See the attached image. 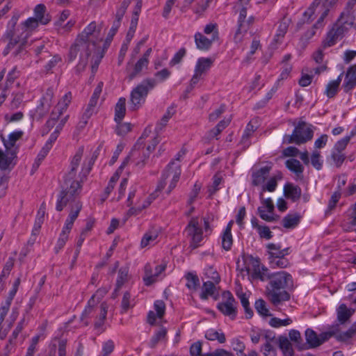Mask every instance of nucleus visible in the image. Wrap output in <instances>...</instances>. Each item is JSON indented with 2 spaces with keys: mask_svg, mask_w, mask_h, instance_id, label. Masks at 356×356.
Masks as SVG:
<instances>
[{
  "mask_svg": "<svg viewBox=\"0 0 356 356\" xmlns=\"http://www.w3.org/2000/svg\"><path fill=\"white\" fill-rule=\"evenodd\" d=\"M40 24L37 19L29 17L24 22L21 23L18 31L21 30L19 33H17L13 29H7L1 40L8 44L3 51V54L6 56L17 45V49L13 52L15 58L24 59L28 57V51L26 49L27 44V39L35 31Z\"/></svg>",
  "mask_w": 356,
  "mask_h": 356,
  "instance_id": "2",
  "label": "nucleus"
},
{
  "mask_svg": "<svg viewBox=\"0 0 356 356\" xmlns=\"http://www.w3.org/2000/svg\"><path fill=\"white\" fill-rule=\"evenodd\" d=\"M213 63V60L211 58H200L197 61L195 72L202 76L209 70Z\"/></svg>",
  "mask_w": 356,
  "mask_h": 356,
  "instance_id": "28",
  "label": "nucleus"
},
{
  "mask_svg": "<svg viewBox=\"0 0 356 356\" xmlns=\"http://www.w3.org/2000/svg\"><path fill=\"white\" fill-rule=\"evenodd\" d=\"M54 97V90L51 88H47L45 93L42 96L40 104L38 106L37 110L40 115L46 114L52 105V99Z\"/></svg>",
  "mask_w": 356,
  "mask_h": 356,
  "instance_id": "18",
  "label": "nucleus"
},
{
  "mask_svg": "<svg viewBox=\"0 0 356 356\" xmlns=\"http://www.w3.org/2000/svg\"><path fill=\"white\" fill-rule=\"evenodd\" d=\"M69 235L65 233L61 232L60 234L59 238H58L57 243L55 245L54 250L56 253L59 252L60 250L65 246L67 241L68 240Z\"/></svg>",
  "mask_w": 356,
  "mask_h": 356,
  "instance_id": "57",
  "label": "nucleus"
},
{
  "mask_svg": "<svg viewBox=\"0 0 356 356\" xmlns=\"http://www.w3.org/2000/svg\"><path fill=\"white\" fill-rule=\"evenodd\" d=\"M102 40L101 27L95 22L90 23L79 35L71 46L68 54L69 61L74 60L79 53L80 60L76 70L83 71L87 65L88 59L95 47Z\"/></svg>",
  "mask_w": 356,
  "mask_h": 356,
  "instance_id": "1",
  "label": "nucleus"
},
{
  "mask_svg": "<svg viewBox=\"0 0 356 356\" xmlns=\"http://www.w3.org/2000/svg\"><path fill=\"white\" fill-rule=\"evenodd\" d=\"M331 159L334 165L337 168H340L346 159V155L343 154V152H338L332 149Z\"/></svg>",
  "mask_w": 356,
  "mask_h": 356,
  "instance_id": "49",
  "label": "nucleus"
},
{
  "mask_svg": "<svg viewBox=\"0 0 356 356\" xmlns=\"http://www.w3.org/2000/svg\"><path fill=\"white\" fill-rule=\"evenodd\" d=\"M349 142V137L345 136L335 143L332 149L338 152H343Z\"/></svg>",
  "mask_w": 356,
  "mask_h": 356,
  "instance_id": "58",
  "label": "nucleus"
},
{
  "mask_svg": "<svg viewBox=\"0 0 356 356\" xmlns=\"http://www.w3.org/2000/svg\"><path fill=\"white\" fill-rule=\"evenodd\" d=\"M292 323V320L289 318H287L286 319H280L278 318H272L270 321L269 324L270 326L273 327H280L282 326H286Z\"/></svg>",
  "mask_w": 356,
  "mask_h": 356,
  "instance_id": "53",
  "label": "nucleus"
},
{
  "mask_svg": "<svg viewBox=\"0 0 356 356\" xmlns=\"http://www.w3.org/2000/svg\"><path fill=\"white\" fill-rule=\"evenodd\" d=\"M72 98V93L70 92L66 93L55 106V110H57L59 114H63L67 110Z\"/></svg>",
  "mask_w": 356,
  "mask_h": 356,
  "instance_id": "40",
  "label": "nucleus"
},
{
  "mask_svg": "<svg viewBox=\"0 0 356 356\" xmlns=\"http://www.w3.org/2000/svg\"><path fill=\"white\" fill-rule=\"evenodd\" d=\"M284 195L286 198L291 199L293 202L297 201L301 196V188L292 184H286L284 187Z\"/></svg>",
  "mask_w": 356,
  "mask_h": 356,
  "instance_id": "27",
  "label": "nucleus"
},
{
  "mask_svg": "<svg viewBox=\"0 0 356 356\" xmlns=\"http://www.w3.org/2000/svg\"><path fill=\"white\" fill-rule=\"evenodd\" d=\"M117 123L118 124L116 128V133L119 136H124L131 129V124L130 123H121L120 122Z\"/></svg>",
  "mask_w": 356,
  "mask_h": 356,
  "instance_id": "59",
  "label": "nucleus"
},
{
  "mask_svg": "<svg viewBox=\"0 0 356 356\" xmlns=\"http://www.w3.org/2000/svg\"><path fill=\"white\" fill-rule=\"evenodd\" d=\"M150 148V146L146 149L139 147L138 143H137L130 152L129 154L124 159L120 166L119 170L123 169L130 161L134 163L136 167L138 168H143L145 165L146 161L149 158Z\"/></svg>",
  "mask_w": 356,
  "mask_h": 356,
  "instance_id": "9",
  "label": "nucleus"
},
{
  "mask_svg": "<svg viewBox=\"0 0 356 356\" xmlns=\"http://www.w3.org/2000/svg\"><path fill=\"white\" fill-rule=\"evenodd\" d=\"M270 169V166L266 165L253 172L252 175V184L254 186H259L264 183L268 176Z\"/></svg>",
  "mask_w": 356,
  "mask_h": 356,
  "instance_id": "23",
  "label": "nucleus"
},
{
  "mask_svg": "<svg viewBox=\"0 0 356 356\" xmlns=\"http://www.w3.org/2000/svg\"><path fill=\"white\" fill-rule=\"evenodd\" d=\"M156 81L153 79L143 80L131 92V108L137 109L145 101V98L150 90L156 86Z\"/></svg>",
  "mask_w": 356,
  "mask_h": 356,
  "instance_id": "7",
  "label": "nucleus"
},
{
  "mask_svg": "<svg viewBox=\"0 0 356 356\" xmlns=\"http://www.w3.org/2000/svg\"><path fill=\"white\" fill-rule=\"evenodd\" d=\"M305 335L309 348H314L320 346L318 336L313 330L307 329Z\"/></svg>",
  "mask_w": 356,
  "mask_h": 356,
  "instance_id": "35",
  "label": "nucleus"
},
{
  "mask_svg": "<svg viewBox=\"0 0 356 356\" xmlns=\"http://www.w3.org/2000/svg\"><path fill=\"white\" fill-rule=\"evenodd\" d=\"M286 167L291 172L296 173L298 176L303 172L304 168L300 162L295 159H288L286 163Z\"/></svg>",
  "mask_w": 356,
  "mask_h": 356,
  "instance_id": "38",
  "label": "nucleus"
},
{
  "mask_svg": "<svg viewBox=\"0 0 356 356\" xmlns=\"http://www.w3.org/2000/svg\"><path fill=\"white\" fill-rule=\"evenodd\" d=\"M16 155V151L11 152L6 149L3 152L0 148V169L2 170L8 169Z\"/></svg>",
  "mask_w": 356,
  "mask_h": 356,
  "instance_id": "22",
  "label": "nucleus"
},
{
  "mask_svg": "<svg viewBox=\"0 0 356 356\" xmlns=\"http://www.w3.org/2000/svg\"><path fill=\"white\" fill-rule=\"evenodd\" d=\"M194 38L197 48L202 51H207L211 48L212 43L217 40V34L215 33L211 38H208L202 33L197 32L195 34Z\"/></svg>",
  "mask_w": 356,
  "mask_h": 356,
  "instance_id": "17",
  "label": "nucleus"
},
{
  "mask_svg": "<svg viewBox=\"0 0 356 356\" xmlns=\"http://www.w3.org/2000/svg\"><path fill=\"white\" fill-rule=\"evenodd\" d=\"M356 10L345 7L337 20L329 29L323 40V47H330L337 44L348 32L350 27L355 29Z\"/></svg>",
  "mask_w": 356,
  "mask_h": 356,
  "instance_id": "3",
  "label": "nucleus"
},
{
  "mask_svg": "<svg viewBox=\"0 0 356 356\" xmlns=\"http://www.w3.org/2000/svg\"><path fill=\"white\" fill-rule=\"evenodd\" d=\"M158 232L156 230H149L146 232L142 238L140 242L141 248H146L148 245H154L157 243Z\"/></svg>",
  "mask_w": 356,
  "mask_h": 356,
  "instance_id": "30",
  "label": "nucleus"
},
{
  "mask_svg": "<svg viewBox=\"0 0 356 356\" xmlns=\"http://www.w3.org/2000/svg\"><path fill=\"white\" fill-rule=\"evenodd\" d=\"M83 152V147H81L73 156L70 165V171L66 175L65 178V184H68L72 181H75L74 179L76 177L77 168L81 161Z\"/></svg>",
  "mask_w": 356,
  "mask_h": 356,
  "instance_id": "14",
  "label": "nucleus"
},
{
  "mask_svg": "<svg viewBox=\"0 0 356 356\" xmlns=\"http://www.w3.org/2000/svg\"><path fill=\"white\" fill-rule=\"evenodd\" d=\"M205 337L210 341L217 340L219 343H223L226 341L225 334L213 328L209 329L205 333Z\"/></svg>",
  "mask_w": 356,
  "mask_h": 356,
  "instance_id": "36",
  "label": "nucleus"
},
{
  "mask_svg": "<svg viewBox=\"0 0 356 356\" xmlns=\"http://www.w3.org/2000/svg\"><path fill=\"white\" fill-rule=\"evenodd\" d=\"M269 286L273 288L290 289L293 287L292 276L286 271H280L268 275Z\"/></svg>",
  "mask_w": 356,
  "mask_h": 356,
  "instance_id": "11",
  "label": "nucleus"
},
{
  "mask_svg": "<svg viewBox=\"0 0 356 356\" xmlns=\"http://www.w3.org/2000/svg\"><path fill=\"white\" fill-rule=\"evenodd\" d=\"M126 99L120 97L118 99L115 108V120L116 122H121L126 113Z\"/></svg>",
  "mask_w": 356,
  "mask_h": 356,
  "instance_id": "31",
  "label": "nucleus"
},
{
  "mask_svg": "<svg viewBox=\"0 0 356 356\" xmlns=\"http://www.w3.org/2000/svg\"><path fill=\"white\" fill-rule=\"evenodd\" d=\"M342 86L345 92H349L355 88L356 65H353L348 68Z\"/></svg>",
  "mask_w": 356,
  "mask_h": 356,
  "instance_id": "16",
  "label": "nucleus"
},
{
  "mask_svg": "<svg viewBox=\"0 0 356 356\" xmlns=\"http://www.w3.org/2000/svg\"><path fill=\"white\" fill-rule=\"evenodd\" d=\"M94 302V296H92L82 314L81 320L86 325H88L89 322L87 320L85 321V318H95V328L102 332L104 330L103 326L106 318L108 307L106 302H102L99 306L93 305Z\"/></svg>",
  "mask_w": 356,
  "mask_h": 356,
  "instance_id": "6",
  "label": "nucleus"
},
{
  "mask_svg": "<svg viewBox=\"0 0 356 356\" xmlns=\"http://www.w3.org/2000/svg\"><path fill=\"white\" fill-rule=\"evenodd\" d=\"M202 224L197 218H193L185 229V232L190 240V247L193 249L199 247L204 237L211 233L208 219L204 218Z\"/></svg>",
  "mask_w": 356,
  "mask_h": 356,
  "instance_id": "5",
  "label": "nucleus"
},
{
  "mask_svg": "<svg viewBox=\"0 0 356 356\" xmlns=\"http://www.w3.org/2000/svg\"><path fill=\"white\" fill-rule=\"evenodd\" d=\"M278 344L284 356L293 355L291 343L286 337L280 336L278 339Z\"/></svg>",
  "mask_w": 356,
  "mask_h": 356,
  "instance_id": "33",
  "label": "nucleus"
},
{
  "mask_svg": "<svg viewBox=\"0 0 356 356\" xmlns=\"http://www.w3.org/2000/svg\"><path fill=\"white\" fill-rule=\"evenodd\" d=\"M339 331L338 325L334 326L332 330L328 332H323L318 336L320 346L325 341H327L330 337L335 336Z\"/></svg>",
  "mask_w": 356,
  "mask_h": 356,
  "instance_id": "54",
  "label": "nucleus"
},
{
  "mask_svg": "<svg viewBox=\"0 0 356 356\" xmlns=\"http://www.w3.org/2000/svg\"><path fill=\"white\" fill-rule=\"evenodd\" d=\"M246 17L247 8L243 7L239 12V16L237 22V29L234 37V41L236 43L242 41L244 34L247 33L248 30L250 27V25L246 21Z\"/></svg>",
  "mask_w": 356,
  "mask_h": 356,
  "instance_id": "13",
  "label": "nucleus"
},
{
  "mask_svg": "<svg viewBox=\"0 0 356 356\" xmlns=\"http://www.w3.org/2000/svg\"><path fill=\"white\" fill-rule=\"evenodd\" d=\"M339 90V86H338L337 84L331 81L327 84L325 87V95L329 99H332L334 98L337 95Z\"/></svg>",
  "mask_w": 356,
  "mask_h": 356,
  "instance_id": "48",
  "label": "nucleus"
},
{
  "mask_svg": "<svg viewBox=\"0 0 356 356\" xmlns=\"http://www.w3.org/2000/svg\"><path fill=\"white\" fill-rule=\"evenodd\" d=\"M257 312L263 316H270L269 310L266 307V302L262 299H259L255 302L254 304Z\"/></svg>",
  "mask_w": 356,
  "mask_h": 356,
  "instance_id": "50",
  "label": "nucleus"
},
{
  "mask_svg": "<svg viewBox=\"0 0 356 356\" xmlns=\"http://www.w3.org/2000/svg\"><path fill=\"white\" fill-rule=\"evenodd\" d=\"M102 87H103V83L99 82L98 83V85L97 86V87L95 88V89L92 93V95L90 99V102L88 103L90 104V107L97 106L100 94L102 93Z\"/></svg>",
  "mask_w": 356,
  "mask_h": 356,
  "instance_id": "52",
  "label": "nucleus"
},
{
  "mask_svg": "<svg viewBox=\"0 0 356 356\" xmlns=\"http://www.w3.org/2000/svg\"><path fill=\"white\" fill-rule=\"evenodd\" d=\"M167 334V330L166 328L161 327H160L154 334V335L151 339V344L152 347H154L156 346V344L165 339Z\"/></svg>",
  "mask_w": 356,
  "mask_h": 356,
  "instance_id": "51",
  "label": "nucleus"
},
{
  "mask_svg": "<svg viewBox=\"0 0 356 356\" xmlns=\"http://www.w3.org/2000/svg\"><path fill=\"white\" fill-rule=\"evenodd\" d=\"M300 216L298 213L288 214L282 219V225L287 229L296 227L300 222Z\"/></svg>",
  "mask_w": 356,
  "mask_h": 356,
  "instance_id": "32",
  "label": "nucleus"
},
{
  "mask_svg": "<svg viewBox=\"0 0 356 356\" xmlns=\"http://www.w3.org/2000/svg\"><path fill=\"white\" fill-rule=\"evenodd\" d=\"M289 289H279L277 286L267 285L266 288V296L267 299L274 305L278 306L282 302L290 300Z\"/></svg>",
  "mask_w": 356,
  "mask_h": 356,
  "instance_id": "12",
  "label": "nucleus"
},
{
  "mask_svg": "<svg viewBox=\"0 0 356 356\" xmlns=\"http://www.w3.org/2000/svg\"><path fill=\"white\" fill-rule=\"evenodd\" d=\"M149 64V60L140 58L132 69L127 68V78L129 81L139 76L144 68Z\"/></svg>",
  "mask_w": 356,
  "mask_h": 356,
  "instance_id": "21",
  "label": "nucleus"
},
{
  "mask_svg": "<svg viewBox=\"0 0 356 356\" xmlns=\"http://www.w3.org/2000/svg\"><path fill=\"white\" fill-rule=\"evenodd\" d=\"M205 275L207 277L211 280V281L214 282L216 284L219 283L220 280L218 273L213 267H209L207 268Z\"/></svg>",
  "mask_w": 356,
  "mask_h": 356,
  "instance_id": "60",
  "label": "nucleus"
},
{
  "mask_svg": "<svg viewBox=\"0 0 356 356\" xmlns=\"http://www.w3.org/2000/svg\"><path fill=\"white\" fill-rule=\"evenodd\" d=\"M128 280V270L120 268L117 279V289H119Z\"/></svg>",
  "mask_w": 356,
  "mask_h": 356,
  "instance_id": "55",
  "label": "nucleus"
},
{
  "mask_svg": "<svg viewBox=\"0 0 356 356\" xmlns=\"http://www.w3.org/2000/svg\"><path fill=\"white\" fill-rule=\"evenodd\" d=\"M215 282L213 281L204 282L202 288V293L200 294V298L202 300H207L209 296H213L215 293L216 286Z\"/></svg>",
  "mask_w": 356,
  "mask_h": 356,
  "instance_id": "37",
  "label": "nucleus"
},
{
  "mask_svg": "<svg viewBox=\"0 0 356 356\" xmlns=\"http://www.w3.org/2000/svg\"><path fill=\"white\" fill-rule=\"evenodd\" d=\"M269 263L271 268H284L289 265V260L285 255L275 256V258L269 259Z\"/></svg>",
  "mask_w": 356,
  "mask_h": 356,
  "instance_id": "39",
  "label": "nucleus"
},
{
  "mask_svg": "<svg viewBox=\"0 0 356 356\" xmlns=\"http://www.w3.org/2000/svg\"><path fill=\"white\" fill-rule=\"evenodd\" d=\"M355 334H356L354 332L353 330L350 327L344 332L339 333V334H336V339L339 341H346L351 339Z\"/></svg>",
  "mask_w": 356,
  "mask_h": 356,
  "instance_id": "61",
  "label": "nucleus"
},
{
  "mask_svg": "<svg viewBox=\"0 0 356 356\" xmlns=\"http://www.w3.org/2000/svg\"><path fill=\"white\" fill-rule=\"evenodd\" d=\"M312 165L316 169L321 170L323 165V161L321 160V154L318 151H314L311 156Z\"/></svg>",
  "mask_w": 356,
  "mask_h": 356,
  "instance_id": "56",
  "label": "nucleus"
},
{
  "mask_svg": "<svg viewBox=\"0 0 356 356\" xmlns=\"http://www.w3.org/2000/svg\"><path fill=\"white\" fill-rule=\"evenodd\" d=\"M33 18L42 25L47 24L51 21V17L49 14L46 13V6L44 4H38L34 8Z\"/></svg>",
  "mask_w": 356,
  "mask_h": 356,
  "instance_id": "26",
  "label": "nucleus"
},
{
  "mask_svg": "<svg viewBox=\"0 0 356 356\" xmlns=\"http://www.w3.org/2000/svg\"><path fill=\"white\" fill-rule=\"evenodd\" d=\"M289 21L288 19H283L282 20L278 26V29L277 30V33L275 35V40L276 42H279L281 40L284 36L285 35L286 33L287 32L288 28H289Z\"/></svg>",
  "mask_w": 356,
  "mask_h": 356,
  "instance_id": "44",
  "label": "nucleus"
},
{
  "mask_svg": "<svg viewBox=\"0 0 356 356\" xmlns=\"http://www.w3.org/2000/svg\"><path fill=\"white\" fill-rule=\"evenodd\" d=\"M341 194L340 191H335L331 196L328 204L327 209L325 211V215H329L332 213V210L335 208L337 203L341 198Z\"/></svg>",
  "mask_w": 356,
  "mask_h": 356,
  "instance_id": "47",
  "label": "nucleus"
},
{
  "mask_svg": "<svg viewBox=\"0 0 356 356\" xmlns=\"http://www.w3.org/2000/svg\"><path fill=\"white\" fill-rule=\"evenodd\" d=\"M186 283V286L190 290H196L200 284V280L197 275L193 273H188L184 276Z\"/></svg>",
  "mask_w": 356,
  "mask_h": 356,
  "instance_id": "42",
  "label": "nucleus"
},
{
  "mask_svg": "<svg viewBox=\"0 0 356 356\" xmlns=\"http://www.w3.org/2000/svg\"><path fill=\"white\" fill-rule=\"evenodd\" d=\"M268 250L269 259L275 258V256L287 255L289 254V248L281 249L280 245L269 243L267 245Z\"/></svg>",
  "mask_w": 356,
  "mask_h": 356,
  "instance_id": "34",
  "label": "nucleus"
},
{
  "mask_svg": "<svg viewBox=\"0 0 356 356\" xmlns=\"http://www.w3.org/2000/svg\"><path fill=\"white\" fill-rule=\"evenodd\" d=\"M233 225V222L230 221L225 230L223 231L221 238H222V248L225 251H229L231 250L233 244V238L232 235V227Z\"/></svg>",
  "mask_w": 356,
  "mask_h": 356,
  "instance_id": "25",
  "label": "nucleus"
},
{
  "mask_svg": "<svg viewBox=\"0 0 356 356\" xmlns=\"http://www.w3.org/2000/svg\"><path fill=\"white\" fill-rule=\"evenodd\" d=\"M302 129L300 126H296L291 135H285L283 138V143L286 144L296 143L300 145L309 140L311 132L308 133L307 136H302L301 131Z\"/></svg>",
  "mask_w": 356,
  "mask_h": 356,
  "instance_id": "15",
  "label": "nucleus"
},
{
  "mask_svg": "<svg viewBox=\"0 0 356 356\" xmlns=\"http://www.w3.org/2000/svg\"><path fill=\"white\" fill-rule=\"evenodd\" d=\"M65 188L58 196L56 209L58 211H61L67 203L74 200L81 191V184L79 181H72L65 184Z\"/></svg>",
  "mask_w": 356,
  "mask_h": 356,
  "instance_id": "8",
  "label": "nucleus"
},
{
  "mask_svg": "<svg viewBox=\"0 0 356 356\" xmlns=\"http://www.w3.org/2000/svg\"><path fill=\"white\" fill-rule=\"evenodd\" d=\"M222 298V301L217 305L218 309L231 320H234L237 316V302L229 291H224Z\"/></svg>",
  "mask_w": 356,
  "mask_h": 356,
  "instance_id": "10",
  "label": "nucleus"
},
{
  "mask_svg": "<svg viewBox=\"0 0 356 356\" xmlns=\"http://www.w3.org/2000/svg\"><path fill=\"white\" fill-rule=\"evenodd\" d=\"M175 113V110L173 108H168L166 111L165 113L163 115L162 118L161 119V121L157 123L155 127V131L159 133L161 131L163 127L167 124V122H168L169 119L172 118V116Z\"/></svg>",
  "mask_w": 356,
  "mask_h": 356,
  "instance_id": "43",
  "label": "nucleus"
},
{
  "mask_svg": "<svg viewBox=\"0 0 356 356\" xmlns=\"http://www.w3.org/2000/svg\"><path fill=\"white\" fill-rule=\"evenodd\" d=\"M184 154L185 152H179L176 155V158L167 165L157 185V190H163L167 184L168 179H170L168 188L166 191L168 195L176 187L181 175L180 158Z\"/></svg>",
  "mask_w": 356,
  "mask_h": 356,
  "instance_id": "4",
  "label": "nucleus"
},
{
  "mask_svg": "<svg viewBox=\"0 0 356 356\" xmlns=\"http://www.w3.org/2000/svg\"><path fill=\"white\" fill-rule=\"evenodd\" d=\"M353 312H354L348 309L345 304L340 305L337 310V321L340 324L346 323L349 321Z\"/></svg>",
  "mask_w": 356,
  "mask_h": 356,
  "instance_id": "29",
  "label": "nucleus"
},
{
  "mask_svg": "<svg viewBox=\"0 0 356 356\" xmlns=\"http://www.w3.org/2000/svg\"><path fill=\"white\" fill-rule=\"evenodd\" d=\"M143 282L146 286H150L156 282V278L154 276V273L151 266L147 264L145 266V275L143 277Z\"/></svg>",
  "mask_w": 356,
  "mask_h": 356,
  "instance_id": "46",
  "label": "nucleus"
},
{
  "mask_svg": "<svg viewBox=\"0 0 356 356\" xmlns=\"http://www.w3.org/2000/svg\"><path fill=\"white\" fill-rule=\"evenodd\" d=\"M257 232L259 236L262 238L269 240L273 237L272 232H270L269 227L267 226H261L258 227Z\"/></svg>",
  "mask_w": 356,
  "mask_h": 356,
  "instance_id": "63",
  "label": "nucleus"
},
{
  "mask_svg": "<svg viewBox=\"0 0 356 356\" xmlns=\"http://www.w3.org/2000/svg\"><path fill=\"white\" fill-rule=\"evenodd\" d=\"M119 175L118 172L115 173L110 179L108 183V185L106 187L105 190H104V194L102 195V201H105L108 197L109 196V195L111 194V193L113 191L115 186V184L116 182L118 181L119 179Z\"/></svg>",
  "mask_w": 356,
  "mask_h": 356,
  "instance_id": "41",
  "label": "nucleus"
},
{
  "mask_svg": "<svg viewBox=\"0 0 356 356\" xmlns=\"http://www.w3.org/2000/svg\"><path fill=\"white\" fill-rule=\"evenodd\" d=\"M256 127L252 124V122L250 121L246 126L244 133L241 138V143L245 145H249V138L252 136V134L255 131Z\"/></svg>",
  "mask_w": 356,
  "mask_h": 356,
  "instance_id": "45",
  "label": "nucleus"
},
{
  "mask_svg": "<svg viewBox=\"0 0 356 356\" xmlns=\"http://www.w3.org/2000/svg\"><path fill=\"white\" fill-rule=\"evenodd\" d=\"M134 299H131L130 293L129 291H126L122 298V307L124 311H127L129 307H131L133 304Z\"/></svg>",
  "mask_w": 356,
  "mask_h": 356,
  "instance_id": "62",
  "label": "nucleus"
},
{
  "mask_svg": "<svg viewBox=\"0 0 356 356\" xmlns=\"http://www.w3.org/2000/svg\"><path fill=\"white\" fill-rule=\"evenodd\" d=\"M354 226H356V213H352L349 222L343 223L342 227L346 232H350Z\"/></svg>",
  "mask_w": 356,
  "mask_h": 356,
  "instance_id": "64",
  "label": "nucleus"
},
{
  "mask_svg": "<svg viewBox=\"0 0 356 356\" xmlns=\"http://www.w3.org/2000/svg\"><path fill=\"white\" fill-rule=\"evenodd\" d=\"M22 131H16L12 132L8 135V138L6 140L2 135H1V138L4 145V147L6 149L13 151H16V154L17 153V147H15L16 142L22 138L23 136Z\"/></svg>",
  "mask_w": 356,
  "mask_h": 356,
  "instance_id": "20",
  "label": "nucleus"
},
{
  "mask_svg": "<svg viewBox=\"0 0 356 356\" xmlns=\"http://www.w3.org/2000/svg\"><path fill=\"white\" fill-rule=\"evenodd\" d=\"M264 338L266 342L261 347L260 351L263 353L264 356H276L277 350L275 346L273 345V342L275 341V336H270L265 334Z\"/></svg>",
  "mask_w": 356,
  "mask_h": 356,
  "instance_id": "24",
  "label": "nucleus"
},
{
  "mask_svg": "<svg viewBox=\"0 0 356 356\" xmlns=\"http://www.w3.org/2000/svg\"><path fill=\"white\" fill-rule=\"evenodd\" d=\"M162 190H157L156 188L155 191L150 194L147 197H146L144 200L138 201L136 204V207H131L129 209V212L132 214H138L141 212L143 209L149 207L153 200H154L156 197H158V193L161 191Z\"/></svg>",
  "mask_w": 356,
  "mask_h": 356,
  "instance_id": "19",
  "label": "nucleus"
}]
</instances>
